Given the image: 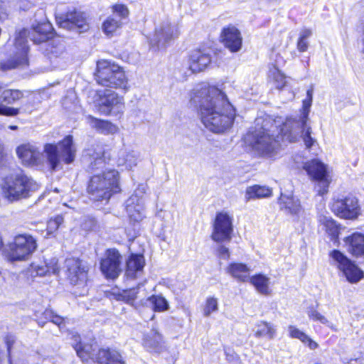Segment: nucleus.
I'll return each mask as SVG.
<instances>
[{"label": "nucleus", "instance_id": "c03bdc74", "mask_svg": "<svg viewBox=\"0 0 364 364\" xmlns=\"http://www.w3.org/2000/svg\"><path fill=\"white\" fill-rule=\"evenodd\" d=\"M312 32L310 29L304 28L299 33L296 47L299 51L305 52L309 48L308 39L311 37Z\"/></svg>", "mask_w": 364, "mask_h": 364}, {"label": "nucleus", "instance_id": "f03ea898", "mask_svg": "<svg viewBox=\"0 0 364 364\" xmlns=\"http://www.w3.org/2000/svg\"><path fill=\"white\" fill-rule=\"evenodd\" d=\"M75 151L73 137L70 135L58 144H46L43 152L31 144H22L16 149V154L23 164L36 167L48 164L53 171L58 168L60 161L65 164L72 163Z\"/></svg>", "mask_w": 364, "mask_h": 364}, {"label": "nucleus", "instance_id": "aec40b11", "mask_svg": "<svg viewBox=\"0 0 364 364\" xmlns=\"http://www.w3.org/2000/svg\"><path fill=\"white\" fill-rule=\"evenodd\" d=\"M211 57L204 49H196L191 52L188 60V69L192 73L203 71L210 65Z\"/></svg>", "mask_w": 364, "mask_h": 364}, {"label": "nucleus", "instance_id": "ddd939ff", "mask_svg": "<svg viewBox=\"0 0 364 364\" xmlns=\"http://www.w3.org/2000/svg\"><path fill=\"white\" fill-rule=\"evenodd\" d=\"M94 103L100 113L107 115L113 109L119 110L122 108L123 97L110 90H100L97 92Z\"/></svg>", "mask_w": 364, "mask_h": 364}, {"label": "nucleus", "instance_id": "6ab92c4d", "mask_svg": "<svg viewBox=\"0 0 364 364\" xmlns=\"http://www.w3.org/2000/svg\"><path fill=\"white\" fill-rule=\"evenodd\" d=\"M59 266L58 259L53 257L43 261L33 262L27 269V274L32 278L36 277H45L58 274Z\"/></svg>", "mask_w": 364, "mask_h": 364}, {"label": "nucleus", "instance_id": "de8ad7c7", "mask_svg": "<svg viewBox=\"0 0 364 364\" xmlns=\"http://www.w3.org/2000/svg\"><path fill=\"white\" fill-rule=\"evenodd\" d=\"M218 310V300L213 296H209L206 299L203 306V315L209 316L212 313Z\"/></svg>", "mask_w": 364, "mask_h": 364}, {"label": "nucleus", "instance_id": "a18cd8bd", "mask_svg": "<svg viewBox=\"0 0 364 364\" xmlns=\"http://www.w3.org/2000/svg\"><path fill=\"white\" fill-rule=\"evenodd\" d=\"M15 341V337L12 335H6L4 338V342L7 348L9 364H25L23 360L21 358H13L11 357V348Z\"/></svg>", "mask_w": 364, "mask_h": 364}, {"label": "nucleus", "instance_id": "2f4dec72", "mask_svg": "<svg viewBox=\"0 0 364 364\" xmlns=\"http://www.w3.org/2000/svg\"><path fill=\"white\" fill-rule=\"evenodd\" d=\"M87 123L92 128L104 134H114L119 131L118 127L112 122L99 119L92 116L87 117Z\"/></svg>", "mask_w": 364, "mask_h": 364}, {"label": "nucleus", "instance_id": "9d476101", "mask_svg": "<svg viewBox=\"0 0 364 364\" xmlns=\"http://www.w3.org/2000/svg\"><path fill=\"white\" fill-rule=\"evenodd\" d=\"M178 34L177 25L172 24L168 20L162 21L149 38L150 46L154 50L164 48L171 41L177 38Z\"/></svg>", "mask_w": 364, "mask_h": 364}, {"label": "nucleus", "instance_id": "5fc2aeb1", "mask_svg": "<svg viewBox=\"0 0 364 364\" xmlns=\"http://www.w3.org/2000/svg\"><path fill=\"white\" fill-rule=\"evenodd\" d=\"M6 14V9L2 5H0V19L3 18Z\"/></svg>", "mask_w": 364, "mask_h": 364}, {"label": "nucleus", "instance_id": "e433bc0d", "mask_svg": "<svg viewBox=\"0 0 364 364\" xmlns=\"http://www.w3.org/2000/svg\"><path fill=\"white\" fill-rule=\"evenodd\" d=\"M341 272L350 283H357L364 277L363 272L352 261L345 267Z\"/></svg>", "mask_w": 364, "mask_h": 364}, {"label": "nucleus", "instance_id": "6e6552de", "mask_svg": "<svg viewBox=\"0 0 364 364\" xmlns=\"http://www.w3.org/2000/svg\"><path fill=\"white\" fill-rule=\"evenodd\" d=\"M38 247L36 240L29 234H19L14 237L5 250L6 259L11 262H24L30 259Z\"/></svg>", "mask_w": 364, "mask_h": 364}, {"label": "nucleus", "instance_id": "5701e85b", "mask_svg": "<svg viewBox=\"0 0 364 364\" xmlns=\"http://www.w3.org/2000/svg\"><path fill=\"white\" fill-rule=\"evenodd\" d=\"M142 345L149 352L161 353L166 349V344L163 336L156 330L152 329L144 334Z\"/></svg>", "mask_w": 364, "mask_h": 364}, {"label": "nucleus", "instance_id": "09e8293b", "mask_svg": "<svg viewBox=\"0 0 364 364\" xmlns=\"http://www.w3.org/2000/svg\"><path fill=\"white\" fill-rule=\"evenodd\" d=\"M63 218L61 215H57L54 218L50 219L47 224V236L53 235L63 224Z\"/></svg>", "mask_w": 364, "mask_h": 364}, {"label": "nucleus", "instance_id": "7c9ffc66", "mask_svg": "<svg viewBox=\"0 0 364 364\" xmlns=\"http://www.w3.org/2000/svg\"><path fill=\"white\" fill-rule=\"evenodd\" d=\"M249 282L261 294L269 296L272 289L270 286V278L262 274H257L250 277Z\"/></svg>", "mask_w": 364, "mask_h": 364}, {"label": "nucleus", "instance_id": "7ed1b4c3", "mask_svg": "<svg viewBox=\"0 0 364 364\" xmlns=\"http://www.w3.org/2000/svg\"><path fill=\"white\" fill-rule=\"evenodd\" d=\"M280 122V118L273 119L267 115L256 118L254 130L247 134V141L259 155L270 159L280 156V139L286 140L281 133L282 127L279 129Z\"/></svg>", "mask_w": 364, "mask_h": 364}, {"label": "nucleus", "instance_id": "49530a36", "mask_svg": "<svg viewBox=\"0 0 364 364\" xmlns=\"http://www.w3.org/2000/svg\"><path fill=\"white\" fill-rule=\"evenodd\" d=\"M121 156L122 159H120L119 161V165L125 166L127 168H131L136 164L137 155L134 151H122L121 152Z\"/></svg>", "mask_w": 364, "mask_h": 364}, {"label": "nucleus", "instance_id": "9b49d317", "mask_svg": "<svg viewBox=\"0 0 364 364\" xmlns=\"http://www.w3.org/2000/svg\"><path fill=\"white\" fill-rule=\"evenodd\" d=\"M304 169L309 177L317 182L316 188L319 195L326 194L328 191L331 178L327 173L326 166L317 159L307 161L304 165Z\"/></svg>", "mask_w": 364, "mask_h": 364}, {"label": "nucleus", "instance_id": "58836bf2", "mask_svg": "<svg viewBox=\"0 0 364 364\" xmlns=\"http://www.w3.org/2000/svg\"><path fill=\"white\" fill-rule=\"evenodd\" d=\"M350 261V259L339 250H333L329 252V262L331 264L336 267L341 272Z\"/></svg>", "mask_w": 364, "mask_h": 364}, {"label": "nucleus", "instance_id": "20e7f679", "mask_svg": "<svg viewBox=\"0 0 364 364\" xmlns=\"http://www.w3.org/2000/svg\"><path fill=\"white\" fill-rule=\"evenodd\" d=\"M52 24L46 20L33 23L32 33L30 34L27 30L21 31L16 36L10 58L5 63H1L3 70H11L22 68L28 64V46L26 40L28 34L35 43H41L46 41L52 35Z\"/></svg>", "mask_w": 364, "mask_h": 364}, {"label": "nucleus", "instance_id": "f704fd0d", "mask_svg": "<svg viewBox=\"0 0 364 364\" xmlns=\"http://www.w3.org/2000/svg\"><path fill=\"white\" fill-rule=\"evenodd\" d=\"M254 332L257 338H264L272 340L276 336L277 328L272 323L260 321L255 324Z\"/></svg>", "mask_w": 364, "mask_h": 364}, {"label": "nucleus", "instance_id": "c85d7f7f", "mask_svg": "<svg viewBox=\"0 0 364 364\" xmlns=\"http://www.w3.org/2000/svg\"><path fill=\"white\" fill-rule=\"evenodd\" d=\"M49 60L55 68H64L68 60V54L63 45L52 47L48 53Z\"/></svg>", "mask_w": 364, "mask_h": 364}, {"label": "nucleus", "instance_id": "423d86ee", "mask_svg": "<svg viewBox=\"0 0 364 364\" xmlns=\"http://www.w3.org/2000/svg\"><path fill=\"white\" fill-rule=\"evenodd\" d=\"M93 200H108L112 194L119 191V173L114 169H107L95 174L87 187Z\"/></svg>", "mask_w": 364, "mask_h": 364}, {"label": "nucleus", "instance_id": "4468645a", "mask_svg": "<svg viewBox=\"0 0 364 364\" xmlns=\"http://www.w3.org/2000/svg\"><path fill=\"white\" fill-rule=\"evenodd\" d=\"M295 131L297 130L294 127H288L287 122L282 123L281 133L287 141L295 142L301 138L307 149L311 148L316 143V140L311 136L312 130L308 122H305V124L301 126L296 133Z\"/></svg>", "mask_w": 364, "mask_h": 364}, {"label": "nucleus", "instance_id": "f3484780", "mask_svg": "<svg viewBox=\"0 0 364 364\" xmlns=\"http://www.w3.org/2000/svg\"><path fill=\"white\" fill-rule=\"evenodd\" d=\"M121 255L115 249L108 250L105 257L102 259L100 269L107 278L115 279L120 272Z\"/></svg>", "mask_w": 364, "mask_h": 364}, {"label": "nucleus", "instance_id": "2eb2a0df", "mask_svg": "<svg viewBox=\"0 0 364 364\" xmlns=\"http://www.w3.org/2000/svg\"><path fill=\"white\" fill-rule=\"evenodd\" d=\"M65 266L70 282L85 287L89 269L87 263L77 258H68L65 260Z\"/></svg>", "mask_w": 364, "mask_h": 364}, {"label": "nucleus", "instance_id": "864d4df0", "mask_svg": "<svg viewBox=\"0 0 364 364\" xmlns=\"http://www.w3.org/2000/svg\"><path fill=\"white\" fill-rule=\"evenodd\" d=\"M218 253L220 258L228 259L230 258V250L229 249L223 245H220L218 249Z\"/></svg>", "mask_w": 364, "mask_h": 364}, {"label": "nucleus", "instance_id": "473e14b6", "mask_svg": "<svg viewBox=\"0 0 364 364\" xmlns=\"http://www.w3.org/2000/svg\"><path fill=\"white\" fill-rule=\"evenodd\" d=\"M272 195V189L266 186L254 185L245 190V198L247 201L269 198Z\"/></svg>", "mask_w": 364, "mask_h": 364}, {"label": "nucleus", "instance_id": "1a4fd4ad", "mask_svg": "<svg viewBox=\"0 0 364 364\" xmlns=\"http://www.w3.org/2000/svg\"><path fill=\"white\" fill-rule=\"evenodd\" d=\"M329 207L336 216L342 219L353 220L361 213L358 198L352 193L334 195Z\"/></svg>", "mask_w": 364, "mask_h": 364}, {"label": "nucleus", "instance_id": "6e6d98bb", "mask_svg": "<svg viewBox=\"0 0 364 364\" xmlns=\"http://www.w3.org/2000/svg\"><path fill=\"white\" fill-rule=\"evenodd\" d=\"M95 164L93 166H95L97 163L100 164V163H102V159L100 158H98V157H96L95 158Z\"/></svg>", "mask_w": 364, "mask_h": 364}, {"label": "nucleus", "instance_id": "37998d69", "mask_svg": "<svg viewBox=\"0 0 364 364\" xmlns=\"http://www.w3.org/2000/svg\"><path fill=\"white\" fill-rule=\"evenodd\" d=\"M148 301L156 311H164L169 307L167 300L161 295H153L148 299Z\"/></svg>", "mask_w": 364, "mask_h": 364}, {"label": "nucleus", "instance_id": "4d7b16f0", "mask_svg": "<svg viewBox=\"0 0 364 364\" xmlns=\"http://www.w3.org/2000/svg\"><path fill=\"white\" fill-rule=\"evenodd\" d=\"M9 128H10L11 129L15 130V129H17V127H16V126H10V127H9Z\"/></svg>", "mask_w": 364, "mask_h": 364}, {"label": "nucleus", "instance_id": "bb28decb", "mask_svg": "<svg viewBox=\"0 0 364 364\" xmlns=\"http://www.w3.org/2000/svg\"><path fill=\"white\" fill-rule=\"evenodd\" d=\"M95 361L98 364H125L120 353L112 348L99 349L95 355Z\"/></svg>", "mask_w": 364, "mask_h": 364}, {"label": "nucleus", "instance_id": "39448f33", "mask_svg": "<svg viewBox=\"0 0 364 364\" xmlns=\"http://www.w3.org/2000/svg\"><path fill=\"white\" fill-rule=\"evenodd\" d=\"M38 188L39 185L22 171L10 173L0 181L1 195L9 202L26 198Z\"/></svg>", "mask_w": 364, "mask_h": 364}, {"label": "nucleus", "instance_id": "f8f14e48", "mask_svg": "<svg viewBox=\"0 0 364 364\" xmlns=\"http://www.w3.org/2000/svg\"><path fill=\"white\" fill-rule=\"evenodd\" d=\"M232 232V217L226 212L218 213L214 220L211 238L217 242L230 241Z\"/></svg>", "mask_w": 364, "mask_h": 364}, {"label": "nucleus", "instance_id": "0eeeda50", "mask_svg": "<svg viewBox=\"0 0 364 364\" xmlns=\"http://www.w3.org/2000/svg\"><path fill=\"white\" fill-rule=\"evenodd\" d=\"M95 75L96 82L102 86L125 90L128 89V80L124 71L113 61H97Z\"/></svg>", "mask_w": 364, "mask_h": 364}, {"label": "nucleus", "instance_id": "a878e982", "mask_svg": "<svg viewBox=\"0 0 364 364\" xmlns=\"http://www.w3.org/2000/svg\"><path fill=\"white\" fill-rule=\"evenodd\" d=\"M344 246L351 255L364 257V235L360 233H353L343 240Z\"/></svg>", "mask_w": 364, "mask_h": 364}, {"label": "nucleus", "instance_id": "3c124183", "mask_svg": "<svg viewBox=\"0 0 364 364\" xmlns=\"http://www.w3.org/2000/svg\"><path fill=\"white\" fill-rule=\"evenodd\" d=\"M45 316L46 318L50 320V321L60 328H61V325L64 323V318L58 315H56L52 310H46Z\"/></svg>", "mask_w": 364, "mask_h": 364}, {"label": "nucleus", "instance_id": "13d9d810", "mask_svg": "<svg viewBox=\"0 0 364 364\" xmlns=\"http://www.w3.org/2000/svg\"><path fill=\"white\" fill-rule=\"evenodd\" d=\"M2 245H3V241H2L1 237H0V249L1 248Z\"/></svg>", "mask_w": 364, "mask_h": 364}, {"label": "nucleus", "instance_id": "8fccbe9b", "mask_svg": "<svg viewBox=\"0 0 364 364\" xmlns=\"http://www.w3.org/2000/svg\"><path fill=\"white\" fill-rule=\"evenodd\" d=\"M113 16H118L119 20H122L128 17L129 11L127 6L124 4H115L112 8Z\"/></svg>", "mask_w": 364, "mask_h": 364}, {"label": "nucleus", "instance_id": "a19ab883", "mask_svg": "<svg viewBox=\"0 0 364 364\" xmlns=\"http://www.w3.org/2000/svg\"><path fill=\"white\" fill-rule=\"evenodd\" d=\"M307 315L309 318L314 321H319L321 323L326 326L334 331H338V328L336 324L329 321L325 316L319 313L317 310L314 308H310L307 310Z\"/></svg>", "mask_w": 364, "mask_h": 364}, {"label": "nucleus", "instance_id": "412c9836", "mask_svg": "<svg viewBox=\"0 0 364 364\" xmlns=\"http://www.w3.org/2000/svg\"><path fill=\"white\" fill-rule=\"evenodd\" d=\"M313 100V90L309 89L306 92V97L303 100L302 108L300 111V115L298 117L287 118L284 122L287 126L294 127L297 131L299 127L305 124V122H309V114ZM297 131H295L296 132Z\"/></svg>", "mask_w": 364, "mask_h": 364}, {"label": "nucleus", "instance_id": "a211bd4d", "mask_svg": "<svg viewBox=\"0 0 364 364\" xmlns=\"http://www.w3.org/2000/svg\"><path fill=\"white\" fill-rule=\"evenodd\" d=\"M2 90L3 86L0 84V115L16 116L20 112L19 109L7 107L4 103L14 104L23 97L22 92L18 90Z\"/></svg>", "mask_w": 364, "mask_h": 364}, {"label": "nucleus", "instance_id": "603ef678", "mask_svg": "<svg viewBox=\"0 0 364 364\" xmlns=\"http://www.w3.org/2000/svg\"><path fill=\"white\" fill-rule=\"evenodd\" d=\"M138 289L134 288L124 291L123 297L127 303L132 304L134 301L136 299Z\"/></svg>", "mask_w": 364, "mask_h": 364}, {"label": "nucleus", "instance_id": "b1692460", "mask_svg": "<svg viewBox=\"0 0 364 364\" xmlns=\"http://www.w3.org/2000/svg\"><path fill=\"white\" fill-rule=\"evenodd\" d=\"M126 211L132 222L138 223L142 220L144 215V200L137 194H134L126 201Z\"/></svg>", "mask_w": 364, "mask_h": 364}, {"label": "nucleus", "instance_id": "393cba45", "mask_svg": "<svg viewBox=\"0 0 364 364\" xmlns=\"http://www.w3.org/2000/svg\"><path fill=\"white\" fill-rule=\"evenodd\" d=\"M279 203L282 210L292 216L299 217L304 213L299 200L291 195L282 193Z\"/></svg>", "mask_w": 364, "mask_h": 364}, {"label": "nucleus", "instance_id": "79ce46f5", "mask_svg": "<svg viewBox=\"0 0 364 364\" xmlns=\"http://www.w3.org/2000/svg\"><path fill=\"white\" fill-rule=\"evenodd\" d=\"M121 20L117 19L114 16H109L102 23V31L107 36H112L121 26Z\"/></svg>", "mask_w": 364, "mask_h": 364}, {"label": "nucleus", "instance_id": "72a5a7b5", "mask_svg": "<svg viewBox=\"0 0 364 364\" xmlns=\"http://www.w3.org/2000/svg\"><path fill=\"white\" fill-rule=\"evenodd\" d=\"M73 339V346L76 350L77 355L83 362H87L89 359L95 360V356L92 353V347L90 345H82L80 336L77 333L72 334Z\"/></svg>", "mask_w": 364, "mask_h": 364}, {"label": "nucleus", "instance_id": "c756f323", "mask_svg": "<svg viewBox=\"0 0 364 364\" xmlns=\"http://www.w3.org/2000/svg\"><path fill=\"white\" fill-rule=\"evenodd\" d=\"M145 261L143 255L132 254L127 262L126 274L128 277L135 278L140 274L144 269Z\"/></svg>", "mask_w": 364, "mask_h": 364}, {"label": "nucleus", "instance_id": "4be33fe9", "mask_svg": "<svg viewBox=\"0 0 364 364\" xmlns=\"http://www.w3.org/2000/svg\"><path fill=\"white\" fill-rule=\"evenodd\" d=\"M220 37L225 48L231 52H237L241 49L242 38L240 32L235 26H229L223 28Z\"/></svg>", "mask_w": 364, "mask_h": 364}, {"label": "nucleus", "instance_id": "f257e3e1", "mask_svg": "<svg viewBox=\"0 0 364 364\" xmlns=\"http://www.w3.org/2000/svg\"><path fill=\"white\" fill-rule=\"evenodd\" d=\"M191 102L199 107L202 123L209 131L220 134L228 130L235 117V109L226 95L206 82L197 85L191 95Z\"/></svg>", "mask_w": 364, "mask_h": 364}, {"label": "nucleus", "instance_id": "dca6fc26", "mask_svg": "<svg viewBox=\"0 0 364 364\" xmlns=\"http://www.w3.org/2000/svg\"><path fill=\"white\" fill-rule=\"evenodd\" d=\"M58 24L68 30L80 29V32L88 29V24L85 15L80 11H70L66 14L56 16Z\"/></svg>", "mask_w": 364, "mask_h": 364}, {"label": "nucleus", "instance_id": "cd10ccee", "mask_svg": "<svg viewBox=\"0 0 364 364\" xmlns=\"http://www.w3.org/2000/svg\"><path fill=\"white\" fill-rule=\"evenodd\" d=\"M227 274L242 282H248L250 277V268L242 262H231L225 268Z\"/></svg>", "mask_w": 364, "mask_h": 364}, {"label": "nucleus", "instance_id": "ea45409f", "mask_svg": "<svg viewBox=\"0 0 364 364\" xmlns=\"http://www.w3.org/2000/svg\"><path fill=\"white\" fill-rule=\"evenodd\" d=\"M268 75L270 82L277 89L282 90L286 86V77L277 67L270 68Z\"/></svg>", "mask_w": 364, "mask_h": 364}, {"label": "nucleus", "instance_id": "4c0bfd02", "mask_svg": "<svg viewBox=\"0 0 364 364\" xmlns=\"http://www.w3.org/2000/svg\"><path fill=\"white\" fill-rule=\"evenodd\" d=\"M288 333L291 338L300 340L310 349L314 350L318 348V343L316 341H313L308 335L296 328L295 326H289L288 327Z\"/></svg>", "mask_w": 364, "mask_h": 364}, {"label": "nucleus", "instance_id": "c9c22d12", "mask_svg": "<svg viewBox=\"0 0 364 364\" xmlns=\"http://www.w3.org/2000/svg\"><path fill=\"white\" fill-rule=\"evenodd\" d=\"M318 220L320 226L331 237V240H337L339 235V227L336 221L331 217L323 215H319Z\"/></svg>", "mask_w": 364, "mask_h": 364}]
</instances>
